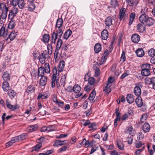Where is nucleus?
<instances>
[{
    "label": "nucleus",
    "mask_w": 155,
    "mask_h": 155,
    "mask_svg": "<svg viewBox=\"0 0 155 155\" xmlns=\"http://www.w3.org/2000/svg\"><path fill=\"white\" fill-rule=\"evenodd\" d=\"M47 77L46 76L41 77L40 81V85L42 86H45L47 82Z\"/></svg>",
    "instance_id": "nucleus-20"
},
{
    "label": "nucleus",
    "mask_w": 155,
    "mask_h": 155,
    "mask_svg": "<svg viewBox=\"0 0 155 155\" xmlns=\"http://www.w3.org/2000/svg\"><path fill=\"white\" fill-rule=\"evenodd\" d=\"M142 69L150 70V65L148 64H142L141 66Z\"/></svg>",
    "instance_id": "nucleus-42"
},
{
    "label": "nucleus",
    "mask_w": 155,
    "mask_h": 155,
    "mask_svg": "<svg viewBox=\"0 0 155 155\" xmlns=\"http://www.w3.org/2000/svg\"><path fill=\"white\" fill-rule=\"evenodd\" d=\"M109 51L107 49H106L102 58V60H103V62L105 61L106 60Z\"/></svg>",
    "instance_id": "nucleus-38"
},
{
    "label": "nucleus",
    "mask_w": 155,
    "mask_h": 155,
    "mask_svg": "<svg viewBox=\"0 0 155 155\" xmlns=\"http://www.w3.org/2000/svg\"><path fill=\"white\" fill-rule=\"evenodd\" d=\"M125 52L124 51H123L122 52V54L121 57V59L120 61L122 62H124L126 60V57L125 55Z\"/></svg>",
    "instance_id": "nucleus-56"
},
{
    "label": "nucleus",
    "mask_w": 155,
    "mask_h": 155,
    "mask_svg": "<svg viewBox=\"0 0 155 155\" xmlns=\"http://www.w3.org/2000/svg\"><path fill=\"white\" fill-rule=\"evenodd\" d=\"M126 10L124 8H121L119 12V19L120 21L121 20L124 18V14L125 13Z\"/></svg>",
    "instance_id": "nucleus-32"
},
{
    "label": "nucleus",
    "mask_w": 155,
    "mask_h": 155,
    "mask_svg": "<svg viewBox=\"0 0 155 155\" xmlns=\"http://www.w3.org/2000/svg\"><path fill=\"white\" fill-rule=\"evenodd\" d=\"M131 39L133 42L136 43H138L140 40V36L137 34H133L131 37Z\"/></svg>",
    "instance_id": "nucleus-6"
},
{
    "label": "nucleus",
    "mask_w": 155,
    "mask_h": 155,
    "mask_svg": "<svg viewBox=\"0 0 155 155\" xmlns=\"http://www.w3.org/2000/svg\"><path fill=\"white\" fill-rule=\"evenodd\" d=\"M8 12H2V13L1 16V19H2L3 20L5 19L7 16V13Z\"/></svg>",
    "instance_id": "nucleus-54"
},
{
    "label": "nucleus",
    "mask_w": 155,
    "mask_h": 155,
    "mask_svg": "<svg viewBox=\"0 0 155 155\" xmlns=\"http://www.w3.org/2000/svg\"><path fill=\"white\" fill-rule=\"evenodd\" d=\"M17 137H18L19 141H21L25 140L27 137V135L26 133H24Z\"/></svg>",
    "instance_id": "nucleus-39"
},
{
    "label": "nucleus",
    "mask_w": 155,
    "mask_h": 155,
    "mask_svg": "<svg viewBox=\"0 0 155 155\" xmlns=\"http://www.w3.org/2000/svg\"><path fill=\"white\" fill-rule=\"evenodd\" d=\"M155 21L154 19L151 17H148L145 23L148 26H150L153 25Z\"/></svg>",
    "instance_id": "nucleus-22"
},
{
    "label": "nucleus",
    "mask_w": 155,
    "mask_h": 155,
    "mask_svg": "<svg viewBox=\"0 0 155 155\" xmlns=\"http://www.w3.org/2000/svg\"><path fill=\"white\" fill-rule=\"evenodd\" d=\"M50 38L49 35L45 34L43 37V40L44 42L47 43L48 42Z\"/></svg>",
    "instance_id": "nucleus-46"
},
{
    "label": "nucleus",
    "mask_w": 155,
    "mask_h": 155,
    "mask_svg": "<svg viewBox=\"0 0 155 155\" xmlns=\"http://www.w3.org/2000/svg\"><path fill=\"white\" fill-rule=\"evenodd\" d=\"M45 69L43 67H40L38 68V77H43L44 75Z\"/></svg>",
    "instance_id": "nucleus-16"
},
{
    "label": "nucleus",
    "mask_w": 155,
    "mask_h": 155,
    "mask_svg": "<svg viewBox=\"0 0 155 155\" xmlns=\"http://www.w3.org/2000/svg\"><path fill=\"white\" fill-rule=\"evenodd\" d=\"M110 85L107 84V85L104 89V91L106 93V94H109L111 92V89L110 88Z\"/></svg>",
    "instance_id": "nucleus-44"
},
{
    "label": "nucleus",
    "mask_w": 155,
    "mask_h": 155,
    "mask_svg": "<svg viewBox=\"0 0 155 155\" xmlns=\"http://www.w3.org/2000/svg\"><path fill=\"white\" fill-rule=\"evenodd\" d=\"M94 70H95V76L98 77L100 75L101 72L99 68H96L94 69Z\"/></svg>",
    "instance_id": "nucleus-57"
},
{
    "label": "nucleus",
    "mask_w": 155,
    "mask_h": 155,
    "mask_svg": "<svg viewBox=\"0 0 155 155\" xmlns=\"http://www.w3.org/2000/svg\"><path fill=\"white\" fill-rule=\"evenodd\" d=\"M111 5L114 7H116L118 5V2L116 0H113L111 2Z\"/></svg>",
    "instance_id": "nucleus-63"
},
{
    "label": "nucleus",
    "mask_w": 155,
    "mask_h": 155,
    "mask_svg": "<svg viewBox=\"0 0 155 155\" xmlns=\"http://www.w3.org/2000/svg\"><path fill=\"white\" fill-rule=\"evenodd\" d=\"M96 94V92L94 91V89L90 94L88 98L89 100L90 101H93L94 98Z\"/></svg>",
    "instance_id": "nucleus-35"
},
{
    "label": "nucleus",
    "mask_w": 155,
    "mask_h": 155,
    "mask_svg": "<svg viewBox=\"0 0 155 155\" xmlns=\"http://www.w3.org/2000/svg\"><path fill=\"white\" fill-rule=\"evenodd\" d=\"M42 144L40 142L38 144L36 145L34 147H33L32 148V150L33 151L34 150L35 151L38 150L41 146Z\"/></svg>",
    "instance_id": "nucleus-53"
},
{
    "label": "nucleus",
    "mask_w": 155,
    "mask_h": 155,
    "mask_svg": "<svg viewBox=\"0 0 155 155\" xmlns=\"http://www.w3.org/2000/svg\"><path fill=\"white\" fill-rule=\"evenodd\" d=\"M94 49L96 53H98L101 49V44L99 43L96 44L94 46Z\"/></svg>",
    "instance_id": "nucleus-26"
},
{
    "label": "nucleus",
    "mask_w": 155,
    "mask_h": 155,
    "mask_svg": "<svg viewBox=\"0 0 155 155\" xmlns=\"http://www.w3.org/2000/svg\"><path fill=\"white\" fill-rule=\"evenodd\" d=\"M38 126L36 125H32L28 127L29 131L30 132L36 130L38 128Z\"/></svg>",
    "instance_id": "nucleus-47"
},
{
    "label": "nucleus",
    "mask_w": 155,
    "mask_h": 155,
    "mask_svg": "<svg viewBox=\"0 0 155 155\" xmlns=\"http://www.w3.org/2000/svg\"><path fill=\"white\" fill-rule=\"evenodd\" d=\"M135 16V14L134 13L132 12L130 14V20L128 24L129 25H131L132 24L134 19Z\"/></svg>",
    "instance_id": "nucleus-33"
},
{
    "label": "nucleus",
    "mask_w": 155,
    "mask_h": 155,
    "mask_svg": "<svg viewBox=\"0 0 155 155\" xmlns=\"http://www.w3.org/2000/svg\"><path fill=\"white\" fill-rule=\"evenodd\" d=\"M2 87L5 91H8L9 89V84L7 81H5L2 84Z\"/></svg>",
    "instance_id": "nucleus-15"
},
{
    "label": "nucleus",
    "mask_w": 155,
    "mask_h": 155,
    "mask_svg": "<svg viewBox=\"0 0 155 155\" xmlns=\"http://www.w3.org/2000/svg\"><path fill=\"white\" fill-rule=\"evenodd\" d=\"M88 83L91 85H94L95 83V80L94 78L91 77L88 79Z\"/></svg>",
    "instance_id": "nucleus-58"
},
{
    "label": "nucleus",
    "mask_w": 155,
    "mask_h": 155,
    "mask_svg": "<svg viewBox=\"0 0 155 155\" xmlns=\"http://www.w3.org/2000/svg\"><path fill=\"white\" fill-rule=\"evenodd\" d=\"M58 71V69L56 67H54L53 68V74L52 77H57L56 75L57 74V71Z\"/></svg>",
    "instance_id": "nucleus-62"
},
{
    "label": "nucleus",
    "mask_w": 155,
    "mask_h": 155,
    "mask_svg": "<svg viewBox=\"0 0 155 155\" xmlns=\"http://www.w3.org/2000/svg\"><path fill=\"white\" fill-rule=\"evenodd\" d=\"M58 79H57V77H52V81L51 82V87L52 88L55 87V83H58Z\"/></svg>",
    "instance_id": "nucleus-36"
},
{
    "label": "nucleus",
    "mask_w": 155,
    "mask_h": 155,
    "mask_svg": "<svg viewBox=\"0 0 155 155\" xmlns=\"http://www.w3.org/2000/svg\"><path fill=\"white\" fill-rule=\"evenodd\" d=\"M0 10L2 11V12H8V7L7 6L5 3H0Z\"/></svg>",
    "instance_id": "nucleus-14"
},
{
    "label": "nucleus",
    "mask_w": 155,
    "mask_h": 155,
    "mask_svg": "<svg viewBox=\"0 0 155 155\" xmlns=\"http://www.w3.org/2000/svg\"><path fill=\"white\" fill-rule=\"evenodd\" d=\"M90 130H95L97 129L96 125L94 123H91L89 126Z\"/></svg>",
    "instance_id": "nucleus-48"
},
{
    "label": "nucleus",
    "mask_w": 155,
    "mask_h": 155,
    "mask_svg": "<svg viewBox=\"0 0 155 155\" xmlns=\"http://www.w3.org/2000/svg\"><path fill=\"white\" fill-rule=\"evenodd\" d=\"M58 36L59 37V34L57 32V33H55V31L53 32L51 37V43H52L54 44L55 43Z\"/></svg>",
    "instance_id": "nucleus-19"
},
{
    "label": "nucleus",
    "mask_w": 155,
    "mask_h": 155,
    "mask_svg": "<svg viewBox=\"0 0 155 155\" xmlns=\"http://www.w3.org/2000/svg\"><path fill=\"white\" fill-rule=\"evenodd\" d=\"M148 54L150 57L154 56H155V50L153 48L150 49L148 51Z\"/></svg>",
    "instance_id": "nucleus-41"
},
{
    "label": "nucleus",
    "mask_w": 155,
    "mask_h": 155,
    "mask_svg": "<svg viewBox=\"0 0 155 155\" xmlns=\"http://www.w3.org/2000/svg\"><path fill=\"white\" fill-rule=\"evenodd\" d=\"M141 73V75L143 76H148L150 74V71L148 70L142 69Z\"/></svg>",
    "instance_id": "nucleus-37"
},
{
    "label": "nucleus",
    "mask_w": 155,
    "mask_h": 155,
    "mask_svg": "<svg viewBox=\"0 0 155 155\" xmlns=\"http://www.w3.org/2000/svg\"><path fill=\"white\" fill-rule=\"evenodd\" d=\"M48 53L49 54H51L52 52V46L51 44H48L47 46Z\"/></svg>",
    "instance_id": "nucleus-51"
},
{
    "label": "nucleus",
    "mask_w": 155,
    "mask_h": 155,
    "mask_svg": "<svg viewBox=\"0 0 155 155\" xmlns=\"http://www.w3.org/2000/svg\"><path fill=\"white\" fill-rule=\"evenodd\" d=\"M142 129L144 133L148 132L150 130V127L149 124L147 123H145L142 127Z\"/></svg>",
    "instance_id": "nucleus-7"
},
{
    "label": "nucleus",
    "mask_w": 155,
    "mask_h": 155,
    "mask_svg": "<svg viewBox=\"0 0 155 155\" xmlns=\"http://www.w3.org/2000/svg\"><path fill=\"white\" fill-rule=\"evenodd\" d=\"M118 147L121 150H123L124 149V144L121 142H117Z\"/></svg>",
    "instance_id": "nucleus-55"
},
{
    "label": "nucleus",
    "mask_w": 155,
    "mask_h": 155,
    "mask_svg": "<svg viewBox=\"0 0 155 155\" xmlns=\"http://www.w3.org/2000/svg\"><path fill=\"white\" fill-rule=\"evenodd\" d=\"M148 16L145 14H142L139 17V19L140 21L142 23H145L148 18Z\"/></svg>",
    "instance_id": "nucleus-8"
},
{
    "label": "nucleus",
    "mask_w": 155,
    "mask_h": 155,
    "mask_svg": "<svg viewBox=\"0 0 155 155\" xmlns=\"http://www.w3.org/2000/svg\"><path fill=\"white\" fill-rule=\"evenodd\" d=\"M6 105L7 107L9 109H10L12 110H16L17 108H18L19 107L18 105L15 104V105H13L11 104L9 102L7 101H6Z\"/></svg>",
    "instance_id": "nucleus-10"
},
{
    "label": "nucleus",
    "mask_w": 155,
    "mask_h": 155,
    "mask_svg": "<svg viewBox=\"0 0 155 155\" xmlns=\"http://www.w3.org/2000/svg\"><path fill=\"white\" fill-rule=\"evenodd\" d=\"M101 38L104 40H106L108 36V32L106 29H104L101 32Z\"/></svg>",
    "instance_id": "nucleus-12"
},
{
    "label": "nucleus",
    "mask_w": 155,
    "mask_h": 155,
    "mask_svg": "<svg viewBox=\"0 0 155 155\" xmlns=\"http://www.w3.org/2000/svg\"><path fill=\"white\" fill-rule=\"evenodd\" d=\"M53 152L52 150H50L46 151L45 153H40L39 154V155H48L52 153Z\"/></svg>",
    "instance_id": "nucleus-61"
},
{
    "label": "nucleus",
    "mask_w": 155,
    "mask_h": 155,
    "mask_svg": "<svg viewBox=\"0 0 155 155\" xmlns=\"http://www.w3.org/2000/svg\"><path fill=\"white\" fill-rule=\"evenodd\" d=\"M2 77L3 80L5 81L9 80L10 79V74L7 71L4 73Z\"/></svg>",
    "instance_id": "nucleus-27"
},
{
    "label": "nucleus",
    "mask_w": 155,
    "mask_h": 155,
    "mask_svg": "<svg viewBox=\"0 0 155 155\" xmlns=\"http://www.w3.org/2000/svg\"><path fill=\"white\" fill-rule=\"evenodd\" d=\"M127 101L128 103L129 104H132L134 101V98L133 95L131 94H128L127 96Z\"/></svg>",
    "instance_id": "nucleus-28"
},
{
    "label": "nucleus",
    "mask_w": 155,
    "mask_h": 155,
    "mask_svg": "<svg viewBox=\"0 0 155 155\" xmlns=\"http://www.w3.org/2000/svg\"><path fill=\"white\" fill-rule=\"evenodd\" d=\"M152 78H147L145 79V82L146 84H151Z\"/></svg>",
    "instance_id": "nucleus-59"
},
{
    "label": "nucleus",
    "mask_w": 155,
    "mask_h": 155,
    "mask_svg": "<svg viewBox=\"0 0 155 155\" xmlns=\"http://www.w3.org/2000/svg\"><path fill=\"white\" fill-rule=\"evenodd\" d=\"M66 76L65 75H63L61 77V85H63V86H64L65 84V80L66 79Z\"/></svg>",
    "instance_id": "nucleus-52"
},
{
    "label": "nucleus",
    "mask_w": 155,
    "mask_h": 155,
    "mask_svg": "<svg viewBox=\"0 0 155 155\" xmlns=\"http://www.w3.org/2000/svg\"><path fill=\"white\" fill-rule=\"evenodd\" d=\"M136 86L134 90V92L135 95L137 96H139L141 94V90L138 84H136Z\"/></svg>",
    "instance_id": "nucleus-5"
},
{
    "label": "nucleus",
    "mask_w": 155,
    "mask_h": 155,
    "mask_svg": "<svg viewBox=\"0 0 155 155\" xmlns=\"http://www.w3.org/2000/svg\"><path fill=\"white\" fill-rule=\"evenodd\" d=\"M65 140L61 141L60 140H57L55 141L53 145L54 146L57 147L58 146H61L63 145L66 144L67 143H65Z\"/></svg>",
    "instance_id": "nucleus-23"
},
{
    "label": "nucleus",
    "mask_w": 155,
    "mask_h": 155,
    "mask_svg": "<svg viewBox=\"0 0 155 155\" xmlns=\"http://www.w3.org/2000/svg\"><path fill=\"white\" fill-rule=\"evenodd\" d=\"M81 89V87L78 84L75 85L72 89L73 92L75 93H77L79 92Z\"/></svg>",
    "instance_id": "nucleus-25"
},
{
    "label": "nucleus",
    "mask_w": 155,
    "mask_h": 155,
    "mask_svg": "<svg viewBox=\"0 0 155 155\" xmlns=\"http://www.w3.org/2000/svg\"><path fill=\"white\" fill-rule=\"evenodd\" d=\"M18 12V8L14 6L8 15V18L9 19H13L17 14Z\"/></svg>",
    "instance_id": "nucleus-2"
},
{
    "label": "nucleus",
    "mask_w": 155,
    "mask_h": 155,
    "mask_svg": "<svg viewBox=\"0 0 155 155\" xmlns=\"http://www.w3.org/2000/svg\"><path fill=\"white\" fill-rule=\"evenodd\" d=\"M63 23V19L61 18H58L57 20L55 27L58 28L57 32L58 33L60 38L61 37L63 32L62 27Z\"/></svg>",
    "instance_id": "nucleus-1"
},
{
    "label": "nucleus",
    "mask_w": 155,
    "mask_h": 155,
    "mask_svg": "<svg viewBox=\"0 0 155 155\" xmlns=\"http://www.w3.org/2000/svg\"><path fill=\"white\" fill-rule=\"evenodd\" d=\"M112 18L110 16H108L105 19V24L106 25L107 27H110L112 24Z\"/></svg>",
    "instance_id": "nucleus-9"
},
{
    "label": "nucleus",
    "mask_w": 155,
    "mask_h": 155,
    "mask_svg": "<svg viewBox=\"0 0 155 155\" xmlns=\"http://www.w3.org/2000/svg\"><path fill=\"white\" fill-rule=\"evenodd\" d=\"M137 29L139 32L142 33L146 30V25L143 23H139L137 25Z\"/></svg>",
    "instance_id": "nucleus-4"
},
{
    "label": "nucleus",
    "mask_w": 155,
    "mask_h": 155,
    "mask_svg": "<svg viewBox=\"0 0 155 155\" xmlns=\"http://www.w3.org/2000/svg\"><path fill=\"white\" fill-rule=\"evenodd\" d=\"M137 55L138 57H142L144 55L143 50L142 48H139L136 51Z\"/></svg>",
    "instance_id": "nucleus-13"
},
{
    "label": "nucleus",
    "mask_w": 155,
    "mask_h": 155,
    "mask_svg": "<svg viewBox=\"0 0 155 155\" xmlns=\"http://www.w3.org/2000/svg\"><path fill=\"white\" fill-rule=\"evenodd\" d=\"M138 3V2L136 0H131L128 4L130 6H133L134 5L137 6Z\"/></svg>",
    "instance_id": "nucleus-45"
},
{
    "label": "nucleus",
    "mask_w": 155,
    "mask_h": 155,
    "mask_svg": "<svg viewBox=\"0 0 155 155\" xmlns=\"http://www.w3.org/2000/svg\"><path fill=\"white\" fill-rule=\"evenodd\" d=\"M57 128L55 125H50L48 127V131L50 132L56 130Z\"/></svg>",
    "instance_id": "nucleus-49"
},
{
    "label": "nucleus",
    "mask_w": 155,
    "mask_h": 155,
    "mask_svg": "<svg viewBox=\"0 0 155 155\" xmlns=\"http://www.w3.org/2000/svg\"><path fill=\"white\" fill-rule=\"evenodd\" d=\"M45 72L47 74H49L50 72V69L49 64L45 63Z\"/></svg>",
    "instance_id": "nucleus-40"
},
{
    "label": "nucleus",
    "mask_w": 155,
    "mask_h": 155,
    "mask_svg": "<svg viewBox=\"0 0 155 155\" xmlns=\"http://www.w3.org/2000/svg\"><path fill=\"white\" fill-rule=\"evenodd\" d=\"M47 98V95L46 94H39L38 96L37 97L38 99H46Z\"/></svg>",
    "instance_id": "nucleus-50"
},
{
    "label": "nucleus",
    "mask_w": 155,
    "mask_h": 155,
    "mask_svg": "<svg viewBox=\"0 0 155 155\" xmlns=\"http://www.w3.org/2000/svg\"><path fill=\"white\" fill-rule=\"evenodd\" d=\"M135 102L137 105L138 107H140L142 106L143 105L142 99L140 96H138L137 98L136 99Z\"/></svg>",
    "instance_id": "nucleus-11"
},
{
    "label": "nucleus",
    "mask_w": 155,
    "mask_h": 155,
    "mask_svg": "<svg viewBox=\"0 0 155 155\" xmlns=\"http://www.w3.org/2000/svg\"><path fill=\"white\" fill-rule=\"evenodd\" d=\"M144 137V135L142 132H140L137 134V139L138 140H142Z\"/></svg>",
    "instance_id": "nucleus-60"
},
{
    "label": "nucleus",
    "mask_w": 155,
    "mask_h": 155,
    "mask_svg": "<svg viewBox=\"0 0 155 155\" xmlns=\"http://www.w3.org/2000/svg\"><path fill=\"white\" fill-rule=\"evenodd\" d=\"M61 38L59 37V38L57 42L56 48H57L58 49H60L62 44V40L60 38Z\"/></svg>",
    "instance_id": "nucleus-43"
},
{
    "label": "nucleus",
    "mask_w": 155,
    "mask_h": 155,
    "mask_svg": "<svg viewBox=\"0 0 155 155\" xmlns=\"http://www.w3.org/2000/svg\"><path fill=\"white\" fill-rule=\"evenodd\" d=\"M26 4L24 0H18V1L17 2V5H18L19 8L21 9H23L25 8Z\"/></svg>",
    "instance_id": "nucleus-24"
},
{
    "label": "nucleus",
    "mask_w": 155,
    "mask_h": 155,
    "mask_svg": "<svg viewBox=\"0 0 155 155\" xmlns=\"http://www.w3.org/2000/svg\"><path fill=\"white\" fill-rule=\"evenodd\" d=\"M7 35L5 27L3 26L0 28V37H6Z\"/></svg>",
    "instance_id": "nucleus-21"
},
{
    "label": "nucleus",
    "mask_w": 155,
    "mask_h": 155,
    "mask_svg": "<svg viewBox=\"0 0 155 155\" xmlns=\"http://www.w3.org/2000/svg\"><path fill=\"white\" fill-rule=\"evenodd\" d=\"M64 65L65 62L64 61H61L60 62L58 68V72H61L63 71Z\"/></svg>",
    "instance_id": "nucleus-17"
},
{
    "label": "nucleus",
    "mask_w": 155,
    "mask_h": 155,
    "mask_svg": "<svg viewBox=\"0 0 155 155\" xmlns=\"http://www.w3.org/2000/svg\"><path fill=\"white\" fill-rule=\"evenodd\" d=\"M69 47V45L68 44H65L62 47V49L65 51H67V50L68 49Z\"/></svg>",
    "instance_id": "nucleus-64"
},
{
    "label": "nucleus",
    "mask_w": 155,
    "mask_h": 155,
    "mask_svg": "<svg viewBox=\"0 0 155 155\" xmlns=\"http://www.w3.org/2000/svg\"><path fill=\"white\" fill-rule=\"evenodd\" d=\"M115 113L116 114V118L114 120V127H116L117 125V121H120V119L121 114L119 111L118 108H117L115 110Z\"/></svg>",
    "instance_id": "nucleus-3"
},
{
    "label": "nucleus",
    "mask_w": 155,
    "mask_h": 155,
    "mask_svg": "<svg viewBox=\"0 0 155 155\" xmlns=\"http://www.w3.org/2000/svg\"><path fill=\"white\" fill-rule=\"evenodd\" d=\"M8 94L11 99L13 98L16 95V93L13 90H9L8 92Z\"/></svg>",
    "instance_id": "nucleus-34"
},
{
    "label": "nucleus",
    "mask_w": 155,
    "mask_h": 155,
    "mask_svg": "<svg viewBox=\"0 0 155 155\" xmlns=\"http://www.w3.org/2000/svg\"><path fill=\"white\" fill-rule=\"evenodd\" d=\"M11 20L9 21L8 25V28L9 29H12L14 28L15 25V20L13 19H10Z\"/></svg>",
    "instance_id": "nucleus-29"
},
{
    "label": "nucleus",
    "mask_w": 155,
    "mask_h": 155,
    "mask_svg": "<svg viewBox=\"0 0 155 155\" xmlns=\"http://www.w3.org/2000/svg\"><path fill=\"white\" fill-rule=\"evenodd\" d=\"M35 88L32 86L30 85L27 87L26 90V92L29 94L30 93H34L35 92Z\"/></svg>",
    "instance_id": "nucleus-30"
},
{
    "label": "nucleus",
    "mask_w": 155,
    "mask_h": 155,
    "mask_svg": "<svg viewBox=\"0 0 155 155\" xmlns=\"http://www.w3.org/2000/svg\"><path fill=\"white\" fill-rule=\"evenodd\" d=\"M72 32V31L71 30L69 29H68L67 31L65 32L64 35V38L66 40L68 39L71 34Z\"/></svg>",
    "instance_id": "nucleus-31"
},
{
    "label": "nucleus",
    "mask_w": 155,
    "mask_h": 155,
    "mask_svg": "<svg viewBox=\"0 0 155 155\" xmlns=\"http://www.w3.org/2000/svg\"><path fill=\"white\" fill-rule=\"evenodd\" d=\"M17 32L15 31L12 32L10 35L7 33L8 35H8V38L7 39L9 38L11 41L13 40L15 38L16 36L17 35Z\"/></svg>",
    "instance_id": "nucleus-18"
}]
</instances>
